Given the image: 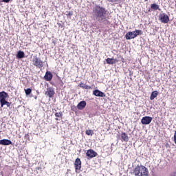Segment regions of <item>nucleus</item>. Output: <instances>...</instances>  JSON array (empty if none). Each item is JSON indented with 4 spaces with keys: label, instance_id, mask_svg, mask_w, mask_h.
Wrapping results in <instances>:
<instances>
[{
    "label": "nucleus",
    "instance_id": "nucleus-1",
    "mask_svg": "<svg viewBox=\"0 0 176 176\" xmlns=\"http://www.w3.org/2000/svg\"><path fill=\"white\" fill-rule=\"evenodd\" d=\"M93 16L96 17L97 20L101 23L107 19V10L100 6H96L93 8Z\"/></svg>",
    "mask_w": 176,
    "mask_h": 176
},
{
    "label": "nucleus",
    "instance_id": "nucleus-2",
    "mask_svg": "<svg viewBox=\"0 0 176 176\" xmlns=\"http://www.w3.org/2000/svg\"><path fill=\"white\" fill-rule=\"evenodd\" d=\"M135 176H148L149 175V170L143 165H138L133 170Z\"/></svg>",
    "mask_w": 176,
    "mask_h": 176
},
{
    "label": "nucleus",
    "instance_id": "nucleus-3",
    "mask_svg": "<svg viewBox=\"0 0 176 176\" xmlns=\"http://www.w3.org/2000/svg\"><path fill=\"white\" fill-rule=\"evenodd\" d=\"M8 97V93L5 91L0 92V104L1 108H3V105H6L8 107H10V102L6 100Z\"/></svg>",
    "mask_w": 176,
    "mask_h": 176
},
{
    "label": "nucleus",
    "instance_id": "nucleus-4",
    "mask_svg": "<svg viewBox=\"0 0 176 176\" xmlns=\"http://www.w3.org/2000/svg\"><path fill=\"white\" fill-rule=\"evenodd\" d=\"M138 35H142V30H135L133 32H127L125 35V38L127 39V41H129L130 39H134V38H137Z\"/></svg>",
    "mask_w": 176,
    "mask_h": 176
},
{
    "label": "nucleus",
    "instance_id": "nucleus-5",
    "mask_svg": "<svg viewBox=\"0 0 176 176\" xmlns=\"http://www.w3.org/2000/svg\"><path fill=\"white\" fill-rule=\"evenodd\" d=\"M159 20L164 24H167L170 21V17L165 13L160 14L159 16Z\"/></svg>",
    "mask_w": 176,
    "mask_h": 176
},
{
    "label": "nucleus",
    "instance_id": "nucleus-6",
    "mask_svg": "<svg viewBox=\"0 0 176 176\" xmlns=\"http://www.w3.org/2000/svg\"><path fill=\"white\" fill-rule=\"evenodd\" d=\"M33 65H35L37 68H42L43 67V61L38 58V57L34 56L33 58Z\"/></svg>",
    "mask_w": 176,
    "mask_h": 176
},
{
    "label": "nucleus",
    "instance_id": "nucleus-7",
    "mask_svg": "<svg viewBox=\"0 0 176 176\" xmlns=\"http://www.w3.org/2000/svg\"><path fill=\"white\" fill-rule=\"evenodd\" d=\"M74 167L76 170V173H79V170L82 168V162H80V159L76 158L74 162Z\"/></svg>",
    "mask_w": 176,
    "mask_h": 176
},
{
    "label": "nucleus",
    "instance_id": "nucleus-8",
    "mask_svg": "<svg viewBox=\"0 0 176 176\" xmlns=\"http://www.w3.org/2000/svg\"><path fill=\"white\" fill-rule=\"evenodd\" d=\"M152 117L145 116L143 117L141 120L142 124H150L151 122H152Z\"/></svg>",
    "mask_w": 176,
    "mask_h": 176
},
{
    "label": "nucleus",
    "instance_id": "nucleus-9",
    "mask_svg": "<svg viewBox=\"0 0 176 176\" xmlns=\"http://www.w3.org/2000/svg\"><path fill=\"white\" fill-rule=\"evenodd\" d=\"M86 155L88 157L92 159V157H96V156H97V153L94 151V150L89 149L87 150Z\"/></svg>",
    "mask_w": 176,
    "mask_h": 176
},
{
    "label": "nucleus",
    "instance_id": "nucleus-10",
    "mask_svg": "<svg viewBox=\"0 0 176 176\" xmlns=\"http://www.w3.org/2000/svg\"><path fill=\"white\" fill-rule=\"evenodd\" d=\"M44 79L45 80H47V82H50V80L53 79V74H52V72L49 71L46 72Z\"/></svg>",
    "mask_w": 176,
    "mask_h": 176
},
{
    "label": "nucleus",
    "instance_id": "nucleus-11",
    "mask_svg": "<svg viewBox=\"0 0 176 176\" xmlns=\"http://www.w3.org/2000/svg\"><path fill=\"white\" fill-rule=\"evenodd\" d=\"M93 94L96 96V97H105V94L98 89L94 90Z\"/></svg>",
    "mask_w": 176,
    "mask_h": 176
},
{
    "label": "nucleus",
    "instance_id": "nucleus-12",
    "mask_svg": "<svg viewBox=\"0 0 176 176\" xmlns=\"http://www.w3.org/2000/svg\"><path fill=\"white\" fill-rule=\"evenodd\" d=\"M45 94H47V96H48L50 98H52V97L54 96V89L52 87L47 88V91L45 92Z\"/></svg>",
    "mask_w": 176,
    "mask_h": 176
},
{
    "label": "nucleus",
    "instance_id": "nucleus-13",
    "mask_svg": "<svg viewBox=\"0 0 176 176\" xmlns=\"http://www.w3.org/2000/svg\"><path fill=\"white\" fill-rule=\"evenodd\" d=\"M106 63L107 64H116V63H119V60L116 58H107Z\"/></svg>",
    "mask_w": 176,
    "mask_h": 176
},
{
    "label": "nucleus",
    "instance_id": "nucleus-14",
    "mask_svg": "<svg viewBox=\"0 0 176 176\" xmlns=\"http://www.w3.org/2000/svg\"><path fill=\"white\" fill-rule=\"evenodd\" d=\"M85 107H86V101H81L77 105L78 109H80V110L84 109V108Z\"/></svg>",
    "mask_w": 176,
    "mask_h": 176
},
{
    "label": "nucleus",
    "instance_id": "nucleus-15",
    "mask_svg": "<svg viewBox=\"0 0 176 176\" xmlns=\"http://www.w3.org/2000/svg\"><path fill=\"white\" fill-rule=\"evenodd\" d=\"M1 145H12V141L8 139L1 140Z\"/></svg>",
    "mask_w": 176,
    "mask_h": 176
},
{
    "label": "nucleus",
    "instance_id": "nucleus-16",
    "mask_svg": "<svg viewBox=\"0 0 176 176\" xmlns=\"http://www.w3.org/2000/svg\"><path fill=\"white\" fill-rule=\"evenodd\" d=\"M159 94V93L157 92V91H154L151 93V96H150V100H155V98H156V97H157V95Z\"/></svg>",
    "mask_w": 176,
    "mask_h": 176
},
{
    "label": "nucleus",
    "instance_id": "nucleus-17",
    "mask_svg": "<svg viewBox=\"0 0 176 176\" xmlns=\"http://www.w3.org/2000/svg\"><path fill=\"white\" fill-rule=\"evenodd\" d=\"M17 58H24V52L19 51L16 54Z\"/></svg>",
    "mask_w": 176,
    "mask_h": 176
},
{
    "label": "nucleus",
    "instance_id": "nucleus-18",
    "mask_svg": "<svg viewBox=\"0 0 176 176\" xmlns=\"http://www.w3.org/2000/svg\"><path fill=\"white\" fill-rule=\"evenodd\" d=\"M121 138L123 141H129V136H127V134L126 133H122L121 134Z\"/></svg>",
    "mask_w": 176,
    "mask_h": 176
},
{
    "label": "nucleus",
    "instance_id": "nucleus-19",
    "mask_svg": "<svg viewBox=\"0 0 176 176\" xmlns=\"http://www.w3.org/2000/svg\"><path fill=\"white\" fill-rule=\"evenodd\" d=\"M151 8L153 10H159V5L156 3L151 4Z\"/></svg>",
    "mask_w": 176,
    "mask_h": 176
},
{
    "label": "nucleus",
    "instance_id": "nucleus-20",
    "mask_svg": "<svg viewBox=\"0 0 176 176\" xmlns=\"http://www.w3.org/2000/svg\"><path fill=\"white\" fill-rule=\"evenodd\" d=\"M25 93L26 96H30V94L31 93H32V89H31L30 88L25 89Z\"/></svg>",
    "mask_w": 176,
    "mask_h": 176
},
{
    "label": "nucleus",
    "instance_id": "nucleus-21",
    "mask_svg": "<svg viewBox=\"0 0 176 176\" xmlns=\"http://www.w3.org/2000/svg\"><path fill=\"white\" fill-rule=\"evenodd\" d=\"M85 134H87V135H93V134H94V132L93 131V130H87L85 131Z\"/></svg>",
    "mask_w": 176,
    "mask_h": 176
},
{
    "label": "nucleus",
    "instance_id": "nucleus-22",
    "mask_svg": "<svg viewBox=\"0 0 176 176\" xmlns=\"http://www.w3.org/2000/svg\"><path fill=\"white\" fill-rule=\"evenodd\" d=\"M56 118H63V112H58L55 113Z\"/></svg>",
    "mask_w": 176,
    "mask_h": 176
},
{
    "label": "nucleus",
    "instance_id": "nucleus-23",
    "mask_svg": "<svg viewBox=\"0 0 176 176\" xmlns=\"http://www.w3.org/2000/svg\"><path fill=\"white\" fill-rule=\"evenodd\" d=\"M84 89H85L87 90H89V89H91V87L89 86V85H85V87H84Z\"/></svg>",
    "mask_w": 176,
    "mask_h": 176
},
{
    "label": "nucleus",
    "instance_id": "nucleus-24",
    "mask_svg": "<svg viewBox=\"0 0 176 176\" xmlns=\"http://www.w3.org/2000/svg\"><path fill=\"white\" fill-rule=\"evenodd\" d=\"M85 84H83V82H80L79 84V87H81L82 89H85Z\"/></svg>",
    "mask_w": 176,
    "mask_h": 176
},
{
    "label": "nucleus",
    "instance_id": "nucleus-25",
    "mask_svg": "<svg viewBox=\"0 0 176 176\" xmlns=\"http://www.w3.org/2000/svg\"><path fill=\"white\" fill-rule=\"evenodd\" d=\"M2 2H5L6 3H9V2H10V0H3Z\"/></svg>",
    "mask_w": 176,
    "mask_h": 176
},
{
    "label": "nucleus",
    "instance_id": "nucleus-26",
    "mask_svg": "<svg viewBox=\"0 0 176 176\" xmlns=\"http://www.w3.org/2000/svg\"><path fill=\"white\" fill-rule=\"evenodd\" d=\"M69 16H72V14H71V13H69Z\"/></svg>",
    "mask_w": 176,
    "mask_h": 176
},
{
    "label": "nucleus",
    "instance_id": "nucleus-27",
    "mask_svg": "<svg viewBox=\"0 0 176 176\" xmlns=\"http://www.w3.org/2000/svg\"><path fill=\"white\" fill-rule=\"evenodd\" d=\"M0 145H1V140H0Z\"/></svg>",
    "mask_w": 176,
    "mask_h": 176
}]
</instances>
